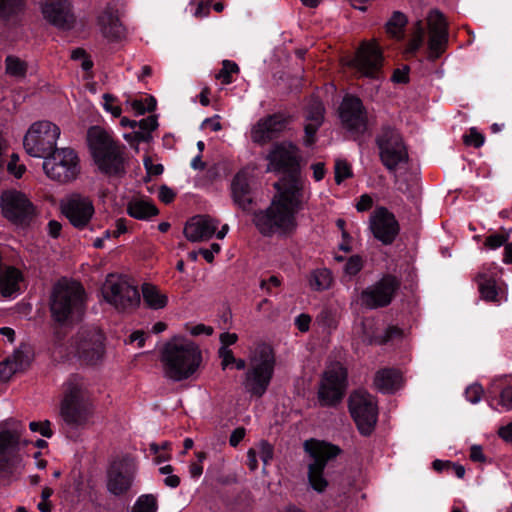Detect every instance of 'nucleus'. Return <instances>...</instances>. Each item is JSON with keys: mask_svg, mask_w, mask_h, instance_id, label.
Listing matches in <instances>:
<instances>
[{"mask_svg": "<svg viewBox=\"0 0 512 512\" xmlns=\"http://www.w3.org/2000/svg\"><path fill=\"white\" fill-rule=\"evenodd\" d=\"M103 334L96 330L79 332L72 344L73 352L89 364H96L104 355Z\"/></svg>", "mask_w": 512, "mask_h": 512, "instance_id": "21", "label": "nucleus"}, {"mask_svg": "<svg viewBox=\"0 0 512 512\" xmlns=\"http://www.w3.org/2000/svg\"><path fill=\"white\" fill-rule=\"evenodd\" d=\"M402 335L403 331L400 328L396 326H390L386 329L383 339L381 340V343H386L395 338H400Z\"/></svg>", "mask_w": 512, "mask_h": 512, "instance_id": "61", "label": "nucleus"}, {"mask_svg": "<svg viewBox=\"0 0 512 512\" xmlns=\"http://www.w3.org/2000/svg\"><path fill=\"white\" fill-rule=\"evenodd\" d=\"M158 197L163 203L168 204L175 198V192L169 187L163 185L159 189Z\"/></svg>", "mask_w": 512, "mask_h": 512, "instance_id": "62", "label": "nucleus"}, {"mask_svg": "<svg viewBox=\"0 0 512 512\" xmlns=\"http://www.w3.org/2000/svg\"><path fill=\"white\" fill-rule=\"evenodd\" d=\"M377 145L380 150V158L383 165L389 169H396L408 159L406 147L397 130L385 127L377 137Z\"/></svg>", "mask_w": 512, "mask_h": 512, "instance_id": "15", "label": "nucleus"}, {"mask_svg": "<svg viewBox=\"0 0 512 512\" xmlns=\"http://www.w3.org/2000/svg\"><path fill=\"white\" fill-rule=\"evenodd\" d=\"M339 116L343 126L355 139L367 131V112L359 98L352 95L345 96L340 104Z\"/></svg>", "mask_w": 512, "mask_h": 512, "instance_id": "18", "label": "nucleus"}, {"mask_svg": "<svg viewBox=\"0 0 512 512\" xmlns=\"http://www.w3.org/2000/svg\"><path fill=\"white\" fill-rule=\"evenodd\" d=\"M427 24L429 29L428 58L434 61L446 50L448 44V24L444 15L438 10L430 11L427 17Z\"/></svg>", "mask_w": 512, "mask_h": 512, "instance_id": "22", "label": "nucleus"}, {"mask_svg": "<svg viewBox=\"0 0 512 512\" xmlns=\"http://www.w3.org/2000/svg\"><path fill=\"white\" fill-rule=\"evenodd\" d=\"M23 282L21 271L13 266H5L0 273V293L4 297H11L20 291Z\"/></svg>", "mask_w": 512, "mask_h": 512, "instance_id": "30", "label": "nucleus"}, {"mask_svg": "<svg viewBox=\"0 0 512 512\" xmlns=\"http://www.w3.org/2000/svg\"><path fill=\"white\" fill-rule=\"evenodd\" d=\"M333 277L330 270L326 268L316 269L311 272L309 277V285L315 291L327 290L331 287Z\"/></svg>", "mask_w": 512, "mask_h": 512, "instance_id": "36", "label": "nucleus"}, {"mask_svg": "<svg viewBox=\"0 0 512 512\" xmlns=\"http://www.w3.org/2000/svg\"><path fill=\"white\" fill-rule=\"evenodd\" d=\"M157 499L151 494L140 496L135 502L132 512H156Z\"/></svg>", "mask_w": 512, "mask_h": 512, "instance_id": "42", "label": "nucleus"}, {"mask_svg": "<svg viewBox=\"0 0 512 512\" xmlns=\"http://www.w3.org/2000/svg\"><path fill=\"white\" fill-rule=\"evenodd\" d=\"M349 410L360 433L370 435L378 415L374 397L366 391H355L349 398Z\"/></svg>", "mask_w": 512, "mask_h": 512, "instance_id": "13", "label": "nucleus"}, {"mask_svg": "<svg viewBox=\"0 0 512 512\" xmlns=\"http://www.w3.org/2000/svg\"><path fill=\"white\" fill-rule=\"evenodd\" d=\"M398 288L399 282L395 277L391 275L384 276L361 292V305L368 309L385 307L391 303Z\"/></svg>", "mask_w": 512, "mask_h": 512, "instance_id": "19", "label": "nucleus"}, {"mask_svg": "<svg viewBox=\"0 0 512 512\" xmlns=\"http://www.w3.org/2000/svg\"><path fill=\"white\" fill-rule=\"evenodd\" d=\"M170 447L171 443L168 441H164L161 444L151 443L149 445V449L151 453L155 455V461L157 463L170 459V454L168 452Z\"/></svg>", "mask_w": 512, "mask_h": 512, "instance_id": "46", "label": "nucleus"}, {"mask_svg": "<svg viewBox=\"0 0 512 512\" xmlns=\"http://www.w3.org/2000/svg\"><path fill=\"white\" fill-rule=\"evenodd\" d=\"M407 23L406 16L401 12H394L390 20L386 24L387 33L394 38H401L403 30Z\"/></svg>", "mask_w": 512, "mask_h": 512, "instance_id": "39", "label": "nucleus"}, {"mask_svg": "<svg viewBox=\"0 0 512 512\" xmlns=\"http://www.w3.org/2000/svg\"><path fill=\"white\" fill-rule=\"evenodd\" d=\"M23 427L15 422L0 425V456L4 461V469L13 473L22 469V457L18 453L21 444Z\"/></svg>", "mask_w": 512, "mask_h": 512, "instance_id": "11", "label": "nucleus"}, {"mask_svg": "<svg viewBox=\"0 0 512 512\" xmlns=\"http://www.w3.org/2000/svg\"><path fill=\"white\" fill-rule=\"evenodd\" d=\"M19 157L16 154L11 155V159L7 165V169L9 173L13 174L16 178L22 177L25 172V166L22 164H18Z\"/></svg>", "mask_w": 512, "mask_h": 512, "instance_id": "57", "label": "nucleus"}, {"mask_svg": "<svg viewBox=\"0 0 512 512\" xmlns=\"http://www.w3.org/2000/svg\"><path fill=\"white\" fill-rule=\"evenodd\" d=\"M24 0H0V21L14 19L22 10Z\"/></svg>", "mask_w": 512, "mask_h": 512, "instance_id": "38", "label": "nucleus"}, {"mask_svg": "<svg viewBox=\"0 0 512 512\" xmlns=\"http://www.w3.org/2000/svg\"><path fill=\"white\" fill-rule=\"evenodd\" d=\"M335 181L340 184L345 179L352 177L351 165L344 159H337L335 161Z\"/></svg>", "mask_w": 512, "mask_h": 512, "instance_id": "45", "label": "nucleus"}, {"mask_svg": "<svg viewBox=\"0 0 512 512\" xmlns=\"http://www.w3.org/2000/svg\"><path fill=\"white\" fill-rule=\"evenodd\" d=\"M62 212L76 228L85 227L94 215V205L89 197L73 194L62 203Z\"/></svg>", "mask_w": 512, "mask_h": 512, "instance_id": "23", "label": "nucleus"}, {"mask_svg": "<svg viewBox=\"0 0 512 512\" xmlns=\"http://www.w3.org/2000/svg\"><path fill=\"white\" fill-rule=\"evenodd\" d=\"M102 106L106 112L112 114L113 117H119L122 113L121 107L117 103V98L111 94H104L102 96Z\"/></svg>", "mask_w": 512, "mask_h": 512, "instance_id": "48", "label": "nucleus"}, {"mask_svg": "<svg viewBox=\"0 0 512 512\" xmlns=\"http://www.w3.org/2000/svg\"><path fill=\"white\" fill-rule=\"evenodd\" d=\"M311 322V317L307 314H300L296 320L295 325L301 332H306L309 330Z\"/></svg>", "mask_w": 512, "mask_h": 512, "instance_id": "63", "label": "nucleus"}, {"mask_svg": "<svg viewBox=\"0 0 512 512\" xmlns=\"http://www.w3.org/2000/svg\"><path fill=\"white\" fill-rule=\"evenodd\" d=\"M18 363L7 359L0 363V381H7L17 371Z\"/></svg>", "mask_w": 512, "mask_h": 512, "instance_id": "50", "label": "nucleus"}, {"mask_svg": "<svg viewBox=\"0 0 512 512\" xmlns=\"http://www.w3.org/2000/svg\"><path fill=\"white\" fill-rule=\"evenodd\" d=\"M3 216L17 225L28 224L35 215V206L27 195L16 189H9L1 194Z\"/></svg>", "mask_w": 512, "mask_h": 512, "instance_id": "14", "label": "nucleus"}, {"mask_svg": "<svg viewBox=\"0 0 512 512\" xmlns=\"http://www.w3.org/2000/svg\"><path fill=\"white\" fill-rule=\"evenodd\" d=\"M174 468L171 465H165L159 468V472L163 475H167L164 479L166 486L170 488H176L180 484V478L173 474Z\"/></svg>", "mask_w": 512, "mask_h": 512, "instance_id": "51", "label": "nucleus"}, {"mask_svg": "<svg viewBox=\"0 0 512 512\" xmlns=\"http://www.w3.org/2000/svg\"><path fill=\"white\" fill-rule=\"evenodd\" d=\"M221 251V246L218 243H212L210 245V248L208 249H201L200 253L204 257V259L211 263L214 260V257L216 254H218Z\"/></svg>", "mask_w": 512, "mask_h": 512, "instance_id": "60", "label": "nucleus"}, {"mask_svg": "<svg viewBox=\"0 0 512 512\" xmlns=\"http://www.w3.org/2000/svg\"><path fill=\"white\" fill-rule=\"evenodd\" d=\"M219 358L221 359V367L223 370L227 369L230 365L236 362V358L230 348L220 347L218 350Z\"/></svg>", "mask_w": 512, "mask_h": 512, "instance_id": "55", "label": "nucleus"}, {"mask_svg": "<svg viewBox=\"0 0 512 512\" xmlns=\"http://www.w3.org/2000/svg\"><path fill=\"white\" fill-rule=\"evenodd\" d=\"M231 193L234 203L243 210L248 209L252 202L250 177L241 171L235 175L231 183Z\"/></svg>", "mask_w": 512, "mask_h": 512, "instance_id": "28", "label": "nucleus"}, {"mask_svg": "<svg viewBox=\"0 0 512 512\" xmlns=\"http://www.w3.org/2000/svg\"><path fill=\"white\" fill-rule=\"evenodd\" d=\"M43 159V171L52 181L66 184L80 174V159L71 148H57Z\"/></svg>", "mask_w": 512, "mask_h": 512, "instance_id": "8", "label": "nucleus"}, {"mask_svg": "<svg viewBox=\"0 0 512 512\" xmlns=\"http://www.w3.org/2000/svg\"><path fill=\"white\" fill-rule=\"evenodd\" d=\"M256 451L257 457H260L265 468L273 458V447L269 443L262 441Z\"/></svg>", "mask_w": 512, "mask_h": 512, "instance_id": "52", "label": "nucleus"}, {"mask_svg": "<svg viewBox=\"0 0 512 512\" xmlns=\"http://www.w3.org/2000/svg\"><path fill=\"white\" fill-rule=\"evenodd\" d=\"M402 384V374L396 369H381L374 377V386L382 393H394L402 387Z\"/></svg>", "mask_w": 512, "mask_h": 512, "instance_id": "29", "label": "nucleus"}, {"mask_svg": "<svg viewBox=\"0 0 512 512\" xmlns=\"http://www.w3.org/2000/svg\"><path fill=\"white\" fill-rule=\"evenodd\" d=\"M267 170L288 172V179L277 184L279 193L271 205L253 216V223L264 236L289 234L297 227L296 214L302 209L303 185L297 176L296 147L288 142L275 145L267 156Z\"/></svg>", "mask_w": 512, "mask_h": 512, "instance_id": "1", "label": "nucleus"}, {"mask_svg": "<svg viewBox=\"0 0 512 512\" xmlns=\"http://www.w3.org/2000/svg\"><path fill=\"white\" fill-rule=\"evenodd\" d=\"M163 374L175 382L193 376L202 363V353L197 344L181 338L167 342L161 351Z\"/></svg>", "mask_w": 512, "mask_h": 512, "instance_id": "2", "label": "nucleus"}, {"mask_svg": "<svg viewBox=\"0 0 512 512\" xmlns=\"http://www.w3.org/2000/svg\"><path fill=\"white\" fill-rule=\"evenodd\" d=\"M499 392V400L497 404L506 411H512V384H506V377L495 378L488 393L490 397Z\"/></svg>", "mask_w": 512, "mask_h": 512, "instance_id": "32", "label": "nucleus"}, {"mask_svg": "<svg viewBox=\"0 0 512 512\" xmlns=\"http://www.w3.org/2000/svg\"><path fill=\"white\" fill-rule=\"evenodd\" d=\"M369 229L378 241L390 245L398 236L400 226L392 212L385 207H378L370 215Z\"/></svg>", "mask_w": 512, "mask_h": 512, "instance_id": "20", "label": "nucleus"}, {"mask_svg": "<svg viewBox=\"0 0 512 512\" xmlns=\"http://www.w3.org/2000/svg\"><path fill=\"white\" fill-rule=\"evenodd\" d=\"M347 371L340 363H333L325 370L319 391L318 399L322 406L338 404L346 390Z\"/></svg>", "mask_w": 512, "mask_h": 512, "instance_id": "12", "label": "nucleus"}, {"mask_svg": "<svg viewBox=\"0 0 512 512\" xmlns=\"http://www.w3.org/2000/svg\"><path fill=\"white\" fill-rule=\"evenodd\" d=\"M482 395L483 388L479 384H472L465 390V397L472 404L478 403L482 399Z\"/></svg>", "mask_w": 512, "mask_h": 512, "instance_id": "54", "label": "nucleus"}, {"mask_svg": "<svg viewBox=\"0 0 512 512\" xmlns=\"http://www.w3.org/2000/svg\"><path fill=\"white\" fill-rule=\"evenodd\" d=\"M85 292L80 283L63 278L53 287L50 310L55 321L70 324L84 312Z\"/></svg>", "mask_w": 512, "mask_h": 512, "instance_id": "4", "label": "nucleus"}, {"mask_svg": "<svg viewBox=\"0 0 512 512\" xmlns=\"http://www.w3.org/2000/svg\"><path fill=\"white\" fill-rule=\"evenodd\" d=\"M6 73L15 78H24L27 72V64L16 56H7L5 59Z\"/></svg>", "mask_w": 512, "mask_h": 512, "instance_id": "40", "label": "nucleus"}, {"mask_svg": "<svg viewBox=\"0 0 512 512\" xmlns=\"http://www.w3.org/2000/svg\"><path fill=\"white\" fill-rule=\"evenodd\" d=\"M93 412V405L83 378L72 375L64 384V397L60 414L66 424L74 427L87 423Z\"/></svg>", "mask_w": 512, "mask_h": 512, "instance_id": "5", "label": "nucleus"}, {"mask_svg": "<svg viewBox=\"0 0 512 512\" xmlns=\"http://www.w3.org/2000/svg\"><path fill=\"white\" fill-rule=\"evenodd\" d=\"M137 466L130 457H122L112 462L107 472V489L115 495L120 496L131 488Z\"/></svg>", "mask_w": 512, "mask_h": 512, "instance_id": "17", "label": "nucleus"}, {"mask_svg": "<svg viewBox=\"0 0 512 512\" xmlns=\"http://www.w3.org/2000/svg\"><path fill=\"white\" fill-rule=\"evenodd\" d=\"M139 130L133 131V137L138 142H148L151 140V132L158 127V121L156 116H148L137 122Z\"/></svg>", "mask_w": 512, "mask_h": 512, "instance_id": "37", "label": "nucleus"}, {"mask_svg": "<svg viewBox=\"0 0 512 512\" xmlns=\"http://www.w3.org/2000/svg\"><path fill=\"white\" fill-rule=\"evenodd\" d=\"M29 428L33 432L40 433L43 437L50 438L53 435L52 429H51V423L48 420L40 421V422H30Z\"/></svg>", "mask_w": 512, "mask_h": 512, "instance_id": "53", "label": "nucleus"}, {"mask_svg": "<svg viewBox=\"0 0 512 512\" xmlns=\"http://www.w3.org/2000/svg\"><path fill=\"white\" fill-rule=\"evenodd\" d=\"M275 356L268 345H259L249 357L243 388L252 397L261 398L269 388L275 369Z\"/></svg>", "mask_w": 512, "mask_h": 512, "instance_id": "6", "label": "nucleus"}, {"mask_svg": "<svg viewBox=\"0 0 512 512\" xmlns=\"http://www.w3.org/2000/svg\"><path fill=\"white\" fill-rule=\"evenodd\" d=\"M287 118L282 114H273L259 119L251 128L253 142L264 144L278 137L287 127Z\"/></svg>", "mask_w": 512, "mask_h": 512, "instance_id": "24", "label": "nucleus"}, {"mask_svg": "<svg viewBox=\"0 0 512 512\" xmlns=\"http://www.w3.org/2000/svg\"><path fill=\"white\" fill-rule=\"evenodd\" d=\"M42 14L50 24L61 29H70L74 23V15L66 0H48L42 6Z\"/></svg>", "mask_w": 512, "mask_h": 512, "instance_id": "25", "label": "nucleus"}, {"mask_svg": "<svg viewBox=\"0 0 512 512\" xmlns=\"http://www.w3.org/2000/svg\"><path fill=\"white\" fill-rule=\"evenodd\" d=\"M507 237L500 234H493L486 238L485 246L489 249H497L505 244Z\"/></svg>", "mask_w": 512, "mask_h": 512, "instance_id": "58", "label": "nucleus"}, {"mask_svg": "<svg viewBox=\"0 0 512 512\" xmlns=\"http://www.w3.org/2000/svg\"><path fill=\"white\" fill-rule=\"evenodd\" d=\"M238 72L239 67L235 62L224 60L221 70L216 74V79L220 80L222 84L227 85L233 82L232 75Z\"/></svg>", "mask_w": 512, "mask_h": 512, "instance_id": "41", "label": "nucleus"}, {"mask_svg": "<svg viewBox=\"0 0 512 512\" xmlns=\"http://www.w3.org/2000/svg\"><path fill=\"white\" fill-rule=\"evenodd\" d=\"M486 268H483L485 270ZM496 273L491 272L490 274L485 271H481L476 276V282L478 284L479 292L481 296L487 301H498V291L496 288V281L494 276Z\"/></svg>", "mask_w": 512, "mask_h": 512, "instance_id": "34", "label": "nucleus"}, {"mask_svg": "<svg viewBox=\"0 0 512 512\" xmlns=\"http://www.w3.org/2000/svg\"><path fill=\"white\" fill-rule=\"evenodd\" d=\"M54 491L50 487H44L41 492L42 501L38 504L37 508L41 512H51L52 505L49 498L53 495Z\"/></svg>", "mask_w": 512, "mask_h": 512, "instance_id": "56", "label": "nucleus"}, {"mask_svg": "<svg viewBox=\"0 0 512 512\" xmlns=\"http://www.w3.org/2000/svg\"><path fill=\"white\" fill-rule=\"evenodd\" d=\"M126 103L131 106L136 115H142L147 111H153L156 107V100L148 97L144 101L142 99L127 100Z\"/></svg>", "mask_w": 512, "mask_h": 512, "instance_id": "43", "label": "nucleus"}, {"mask_svg": "<svg viewBox=\"0 0 512 512\" xmlns=\"http://www.w3.org/2000/svg\"><path fill=\"white\" fill-rule=\"evenodd\" d=\"M99 25L102 34L109 39H120L124 35V27L120 23L118 16L106 10L99 17Z\"/></svg>", "mask_w": 512, "mask_h": 512, "instance_id": "33", "label": "nucleus"}, {"mask_svg": "<svg viewBox=\"0 0 512 512\" xmlns=\"http://www.w3.org/2000/svg\"><path fill=\"white\" fill-rule=\"evenodd\" d=\"M218 224V220L210 216H194L186 223L184 235L191 242L205 241L216 233Z\"/></svg>", "mask_w": 512, "mask_h": 512, "instance_id": "26", "label": "nucleus"}, {"mask_svg": "<svg viewBox=\"0 0 512 512\" xmlns=\"http://www.w3.org/2000/svg\"><path fill=\"white\" fill-rule=\"evenodd\" d=\"M349 65L360 75L378 78L383 65V54L375 40L363 41Z\"/></svg>", "mask_w": 512, "mask_h": 512, "instance_id": "16", "label": "nucleus"}, {"mask_svg": "<svg viewBox=\"0 0 512 512\" xmlns=\"http://www.w3.org/2000/svg\"><path fill=\"white\" fill-rule=\"evenodd\" d=\"M246 431L243 427L236 428L229 439V443L232 447H236L245 437Z\"/></svg>", "mask_w": 512, "mask_h": 512, "instance_id": "64", "label": "nucleus"}, {"mask_svg": "<svg viewBox=\"0 0 512 512\" xmlns=\"http://www.w3.org/2000/svg\"><path fill=\"white\" fill-rule=\"evenodd\" d=\"M463 141L468 146L479 148L484 144L485 137L476 128H470L469 132L463 136Z\"/></svg>", "mask_w": 512, "mask_h": 512, "instance_id": "49", "label": "nucleus"}, {"mask_svg": "<svg viewBox=\"0 0 512 512\" xmlns=\"http://www.w3.org/2000/svg\"><path fill=\"white\" fill-rule=\"evenodd\" d=\"M324 118V107L320 100L313 98L309 101L305 111V144L314 143V135L321 126Z\"/></svg>", "mask_w": 512, "mask_h": 512, "instance_id": "27", "label": "nucleus"}, {"mask_svg": "<svg viewBox=\"0 0 512 512\" xmlns=\"http://www.w3.org/2000/svg\"><path fill=\"white\" fill-rule=\"evenodd\" d=\"M104 299L118 311L128 312L140 303V295L125 277L109 274L102 286Z\"/></svg>", "mask_w": 512, "mask_h": 512, "instance_id": "10", "label": "nucleus"}, {"mask_svg": "<svg viewBox=\"0 0 512 512\" xmlns=\"http://www.w3.org/2000/svg\"><path fill=\"white\" fill-rule=\"evenodd\" d=\"M87 138L93 159L102 173L109 176L125 173L123 147L113 139L110 132L93 126L88 130Z\"/></svg>", "mask_w": 512, "mask_h": 512, "instance_id": "3", "label": "nucleus"}, {"mask_svg": "<svg viewBox=\"0 0 512 512\" xmlns=\"http://www.w3.org/2000/svg\"><path fill=\"white\" fill-rule=\"evenodd\" d=\"M392 81L395 83H407L409 81L408 66H403L402 68L394 70L392 75Z\"/></svg>", "mask_w": 512, "mask_h": 512, "instance_id": "59", "label": "nucleus"}, {"mask_svg": "<svg viewBox=\"0 0 512 512\" xmlns=\"http://www.w3.org/2000/svg\"><path fill=\"white\" fill-rule=\"evenodd\" d=\"M364 265V259L360 255H352L349 257L344 266L346 275L355 276L358 274Z\"/></svg>", "mask_w": 512, "mask_h": 512, "instance_id": "47", "label": "nucleus"}, {"mask_svg": "<svg viewBox=\"0 0 512 512\" xmlns=\"http://www.w3.org/2000/svg\"><path fill=\"white\" fill-rule=\"evenodd\" d=\"M304 450L309 456L307 463L309 484L315 491L321 493L328 486L324 469L329 461L340 453V449L324 441L310 439L304 442Z\"/></svg>", "mask_w": 512, "mask_h": 512, "instance_id": "7", "label": "nucleus"}, {"mask_svg": "<svg viewBox=\"0 0 512 512\" xmlns=\"http://www.w3.org/2000/svg\"><path fill=\"white\" fill-rule=\"evenodd\" d=\"M129 216L138 220H149L159 213L157 207L148 199L133 198L127 204Z\"/></svg>", "mask_w": 512, "mask_h": 512, "instance_id": "31", "label": "nucleus"}, {"mask_svg": "<svg viewBox=\"0 0 512 512\" xmlns=\"http://www.w3.org/2000/svg\"><path fill=\"white\" fill-rule=\"evenodd\" d=\"M144 302L154 310L162 309L167 305L168 298L156 286L144 284L142 286Z\"/></svg>", "mask_w": 512, "mask_h": 512, "instance_id": "35", "label": "nucleus"}, {"mask_svg": "<svg viewBox=\"0 0 512 512\" xmlns=\"http://www.w3.org/2000/svg\"><path fill=\"white\" fill-rule=\"evenodd\" d=\"M424 41V28L422 26L421 21H418L416 24L415 32L408 42L407 45V53L414 54L419 48L422 46Z\"/></svg>", "mask_w": 512, "mask_h": 512, "instance_id": "44", "label": "nucleus"}, {"mask_svg": "<svg viewBox=\"0 0 512 512\" xmlns=\"http://www.w3.org/2000/svg\"><path fill=\"white\" fill-rule=\"evenodd\" d=\"M60 128L50 121H37L26 132L23 139L25 151L32 157L44 158L56 148Z\"/></svg>", "mask_w": 512, "mask_h": 512, "instance_id": "9", "label": "nucleus"}]
</instances>
